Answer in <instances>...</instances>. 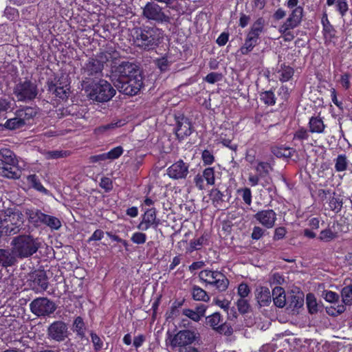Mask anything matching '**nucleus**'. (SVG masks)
I'll list each match as a JSON object with an SVG mask.
<instances>
[{"instance_id":"nucleus-1","label":"nucleus","mask_w":352,"mask_h":352,"mask_svg":"<svg viewBox=\"0 0 352 352\" xmlns=\"http://www.w3.org/2000/svg\"><path fill=\"white\" fill-rule=\"evenodd\" d=\"M134 44L143 50H153L161 43L163 31L157 27L137 28L133 30Z\"/></svg>"},{"instance_id":"nucleus-2","label":"nucleus","mask_w":352,"mask_h":352,"mask_svg":"<svg viewBox=\"0 0 352 352\" xmlns=\"http://www.w3.org/2000/svg\"><path fill=\"white\" fill-rule=\"evenodd\" d=\"M13 251L18 258H25L35 254L40 248V243L37 239L30 235H19L12 239L11 243Z\"/></svg>"},{"instance_id":"nucleus-3","label":"nucleus","mask_w":352,"mask_h":352,"mask_svg":"<svg viewBox=\"0 0 352 352\" xmlns=\"http://www.w3.org/2000/svg\"><path fill=\"white\" fill-rule=\"evenodd\" d=\"M89 99L99 102L109 101L116 93V89L108 81L100 79L85 87Z\"/></svg>"},{"instance_id":"nucleus-4","label":"nucleus","mask_w":352,"mask_h":352,"mask_svg":"<svg viewBox=\"0 0 352 352\" xmlns=\"http://www.w3.org/2000/svg\"><path fill=\"white\" fill-rule=\"evenodd\" d=\"M197 338V333L194 331L181 330L170 340V345L173 348H178V352H199L192 346Z\"/></svg>"},{"instance_id":"nucleus-5","label":"nucleus","mask_w":352,"mask_h":352,"mask_svg":"<svg viewBox=\"0 0 352 352\" xmlns=\"http://www.w3.org/2000/svg\"><path fill=\"white\" fill-rule=\"evenodd\" d=\"M38 93L37 85L28 78L19 80L13 89V94L19 102L32 101L36 98Z\"/></svg>"},{"instance_id":"nucleus-6","label":"nucleus","mask_w":352,"mask_h":352,"mask_svg":"<svg viewBox=\"0 0 352 352\" xmlns=\"http://www.w3.org/2000/svg\"><path fill=\"white\" fill-rule=\"evenodd\" d=\"M111 76L112 82L115 80L121 81L129 78L142 76L140 67L135 63L128 61H123L118 66L115 67L112 71Z\"/></svg>"},{"instance_id":"nucleus-7","label":"nucleus","mask_w":352,"mask_h":352,"mask_svg":"<svg viewBox=\"0 0 352 352\" xmlns=\"http://www.w3.org/2000/svg\"><path fill=\"white\" fill-rule=\"evenodd\" d=\"M26 214L32 223H43L54 230L61 226V222L57 217L44 214L38 209L27 210Z\"/></svg>"},{"instance_id":"nucleus-8","label":"nucleus","mask_w":352,"mask_h":352,"mask_svg":"<svg viewBox=\"0 0 352 352\" xmlns=\"http://www.w3.org/2000/svg\"><path fill=\"white\" fill-rule=\"evenodd\" d=\"M113 84L119 92L128 96H135L143 86V77L138 76L121 81L115 80Z\"/></svg>"},{"instance_id":"nucleus-9","label":"nucleus","mask_w":352,"mask_h":352,"mask_svg":"<svg viewBox=\"0 0 352 352\" xmlns=\"http://www.w3.org/2000/svg\"><path fill=\"white\" fill-rule=\"evenodd\" d=\"M31 311L37 316H47L54 313L56 309L55 303L45 297L34 299L30 304Z\"/></svg>"},{"instance_id":"nucleus-10","label":"nucleus","mask_w":352,"mask_h":352,"mask_svg":"<svg viewBox=\"0 0 352 352\" xmlns=\"http://www.w3.org/2000/svg\"><path fill=\"white\" fill-rule=\"evenodd\" d=\"M142 16L148 20L157 23H169L170 17L166 14L162 7L155 2H148L143 8Z\"/></svg>"},{"instance_id":"nucleus-11","label":"nucleus","mask_w":352,"mask_h":352,"mask_svg":"<svg viewBox=\"0 0 352 352\" xmlns=\"http://www.w3.org/2000/svg\"><path fill=\"white\" fill-rule=\"evenodd\" d=\"M28 285L36 292H44L48 287L46 273L43 270H35L29 274Z\"/></svg>"},{"instance_id":"nucleus-12","label":"nucleus","mask_w":352,"mask_h":352,"mask_svg":"<svg viewBox=\"0 0 352 352\" xmlns=\"http://www.w3.org/2000/svg\"><path fill=\"white\" fill-rule=\"evenodd\" d=\"M189 164L179 160L166 170L168 176L175 180L185 179L189 174Z\"/></svg>"},{"instance_id":"nucleus-13","label":"nucleus","mask_w":352,"mask_h":352,"mask_svg":"<svg viewBox=\"0 0 352 352\" xmlns=\"http://www.w3.org/2000/svg\"><path fill=\"white\" fill-rule=\"evenodd\" d=\"M67 326L63 321H55L47 328V336L50 340L57 342L63 341L67 337Z\"/></svg>"},{"instance_id":"nucleus-14","label":"nucleus","mask_w":352,"mask_h":352,"mask_svg":"<svg viewBox=\"0 0 352 352\" xmlns=\"http://www.w3.org/2000/svg\"><path fill=\"white\" fill-rule=\"evenodd\" d=\"M192 133V125L189 119L185 116L177 118L175 134L178 139L182 140Z\"/></svg>"},{"instance_id":"nucleus-15","label":"nucleus","mask_w":352,"mask_h":352,"mask_svg":"<svg viewBox=\"0 0 352 352\" xmlns=\"http://www.w3.org/2000/svg\"><path fill=\"white\" fill-rule=\"evenodd\" d=\"M254 218L267 228H272L276 220V214L273 210H263L258 212Z\"/></svg>"},{"instance_id":"nucleus-16","label":"nucleus","mask_w":352,"mask_h":352,"mask_svg":"<svg viewBox=\"0 0 352 352\" xmlns=\"http://www.w3.org/2000/svg\"><path fill=\"white\" fill-rule=\"evenodd\" d=\"M18 262V257L13 251V248L0 249V265L8 267L15 265Z\"/></svg>"},{"instance_id":"nucleus-17","label":"nucleus","mask_w":352,"mask_h":352,"mask_svg":"<svg viewBox=\"0 0 352 352\" xmlns=\"http://www.w3.org/2000/svg\"><path fill=\"white\" fill-rule=\"evenodd\" d=\"M102 69V65L99 63L98 60H97L95 57L89 58L82 67L83 74L88 77L100 74Z\"/></svg>"},{"instance_id":"nucleus-18","label":"nucleus","mask_w":352,"mask_h":352,"mask_svg":"<svg viewBox=\"0 0 352 352\" xmlns=\"http://www.w3.org/2000/svg\"><path fill=\"white\" fill-rule=\"evenodd\" d=\"M48 91L62 100L67 99L69 95V87L68 85H63L62 82L49 83Z\"/></svg>"},{"instance_id":"nucleus-19","label":"nucleus","mask_w":352,"mask_h":352,"mask_svg":"<svg viewBox=\"0 0 352 352\" xmlns=\"http://www.w3.org/2000/svg\"><path fill=\"white\" fill-rule=\"evenodd\" d=\"M209 285H212L219 292H224L228 289L229 280L223 273L216 271L213 280H211Z\"/></svg>"},{"instance_id":"nucleus-20","label":"nucleus","mask_w":352,"mask_h":352,"mask_svg":"<svg viewBox=\"0 0 352 352\" xmlns=\"http://www.w3.org/2000/svg\"><path fill=\"white\" fill-rule=\"evenodd\" d=\"M36 114V109L31 107H23L18 109L15 113V116H19V119L23 121L24 126L27 124L28 121L35 117Z\"/></svg>"},{"instance_id":"nucleus-21","label":"nucleus","mask_w":352,"mask_h":352,"mask_svg":"<svg viewBox=\"0 0 352 352\" xmlns=\"http://www.w3.org/2000/svg\"><path fill=\"white\" fill-rule=\"evenodd\" d=\"M256 298L260 307L268 306L272 300L270 289L265 287H261L256 289Z\"/></svg>"},{"instance_id":"nucleus-22","label":"nucleus","mask_w":352,"mask_h":352,"mask_svg":"<svg viewBox=\"0 0 352 352\" xmlns=\"http://www.w3.org/2000/svg\"><path fill=\"white\" fill-rule=\"evenodd\" d=\"M303 16V8L301 6L295 8L289 18L285 22L289 27H297L301 22Z\"/></svg>"},{"instance_id":"nucleus-23","label":"nucleus","mask_w":352,"mask_h":352,"mask_svg":"<svg viewBox=\"0 0 352 352\" xmlns=\"http://www.w3.org/2000/svg\"><path fill=\"white\" fill-rule=\"evenodd\" d=\"M14 164L15 163L6 162L1 170L0 175L9 179L19 178L20 171Z\"/></svg>"},{"instance_id":"nucleus-24","label":"nucleus","mask_w":352,"mask_h":352,"mask_svg":"<svg viewBox=\"0 0 352 352\" xmlns=\"http://www.w3.org/2000/svg\"><path fill=\"white\" fill-rule=\"evenodd\" d=\"M6 218L4 221L10 224H15L16 226H21L23 223V214L18 210L8 209L6 211Z\"/></svg>"},{"instance_id":"nucleus-25","label":"nucleus","mask_w":352,"mask_h":352,"mask_svg":"<svg viewBox=\"0 0 352 352\" xmlns=\"http://www.w3.org/2000/svg\"><path fill=\"white\" fill-rule=\"evenodd\" d=\"M265 20L263 17L257 19L252 25L248 34L258 40L259 36L264 31Z\"/></svg>"},{"instance_id":"nucleus-26","label":"nucleus","mask_w":352,"mask_h":352,"mask_svg":"<svg viewBox=\"0 0 352 352\" xmlns=\"http://www.w3.org/2000/svg\"><path fill=\"white\" fill-rule=\"evenodd\" d=\"M273 301L274 305L280 308L286 305L285 290L281 287H275L272 290Z\"/></svg>"},{"instance_id":"nucleus-27","label":"nucleus","mask_w":352,"mask_h":352,"mask_svg":"<svg viewBox=\"0 0 352 352\" xmlns=\"http://www.w3.org/2000/svg\"><path fill=\"white\" fill-rule=\"evenodd\" d=\"M124 124H125L124 120H113L111 123L98 126V128L96 129V131L97 133L101 134V133H106L107 131L114 130L115 129L120 127Z\"/></svg>"},{"instance_id":"nucleus-28","label":"nucleus","mask_w":352,"mask_h":352,"mask_svg":"<svg viewBox=\"0 0 352 352\" xmlns=\"http://www.w3.org/2000/svg\"><path fill=\"white\" fill-rule=\"evenodd\" d=\"M309 131L311 133H321L325 128L322 120L318 117H311L309 120Z\"/></svg>"},{"instance_id":"nucleus-29","label":"nucleus","mask_w":352,"mask_h":352,"mask_svg":"<svg viewBox=\"0 0 352 352\" xmlns=\"http://www.w3.org/2000/svg\"><path fill=\"white\" fill-rule=\"evenodd\" d=\"M288 302L290 307L298 309L304 305V294L302 292L292 294L288 298Z\"/></svg>"},{"instance_id":"nucleus-30","label":"nucleus","mask_w":352,"mask_h":352,"mask_svg":"<svg viewBox=\"0 0 352 352\" xmlns=\"http://www.w3.org/2000/svg\"><path fill=\"white\" fill-rule=\"evenodd\" d=\"M142 219L148 223L152 224L154 228H157L160 224V219H157L156 210L154 208L147 210Z\"/></svg>"},{"instance_id":"nucleus-31","label":"nucleus","mask_w":352,"mask_h":352,"mask_svg":"<svg viewBox=\"0 0 352 352\" xmlns=\"http://www.w3.org/2000/svg\"><path fill=\"white\" fill-rule=\"evenodd\" d=\"M258 40L247 34L245 43L240 48L242 54H248L257 45Z\"/></svg>"},{"instance_id":"nucleus-32","label":"nucleus","mask_w":352,"mask_h":352,"mask_svg":"<svg viewBox=\"0 0 352 352\" xmlns=\"http://www.w3.org/2000/svg\"><path fill=\"white\" fill-rule=\"evenodd\" d=\"M27 182L31 187L36 189V190L47 193V189L43 187L40 182V179H38V177L35 174L28 175L27 177Z\"/></svg>"},{"instance_id":"nucleus-33","label":"nucleus","mask_w":352,"mask_h":352,"mask_svg":"<svg viewBox=\"0 0 352 352\" xmlns=\"http://www.w3.org/2000/svg\"><path fill=\"white\" fill-rule=\"evenodd\" d=\"M222 322L221 316L219 312H215L210 316H208L206 318V324L209 325L213 329H218V327L221 324L220 323Z\"/></svg>"},{"instance_id":"nucleus-34","label":"nucleus","mask_w":352,"mask_h":352,"mask_svg":"<svg viewBox=\"0 0 352 352\" xmlns=\"http://www.w3.org/2000/svg\"><path fill=\"white\" fill-rule=\"evenodd\" d=\"M278 73H280V80L282 82H287L292 78L294 71L291 67L282 65Z\"/></svg>"},{"instance_id":"nucleus-35","label":"nucleus","mask_w":352,"mask_h":352,"mask_svg":"<svg viewBox=\"0 0 352 352\" xmlns=\"http://www.w3.org/2000/svg\"><path fill=\"white\" fill-rule=\"evenodd\" d=\"M192 298L195 300L207 302L210 298L206 292L198 286H194L192 292Z\"/></svg>"},{"instance_id":"nucleus-36","label":"nucleus","mask_w":352,"mask_h":352,"mask_svg":"<svg viewBox=\"0 0 352 352\" xmlns=\"http://www.w3.org/2000/svg\"><path fill=\"white\" fill-rule=\"evenodd\" d=\"M307 307L309 313L311 314H316L318 311V305L316 298L313 294H308L306 296Z\"/></svg>"},{"instance_id":"nucleus-37","label":"nucleus","mask_w":352,"mask_h":352,"mask_svg":"<svg viewBox=\"0 0 352 352\" xmlns=\"http://www.w3.org/2000/svg\"><path fill=\"white\" fill-rule=\"evenodd\" d=\"M341 296L345 305H352V284L346 285L342 289Z\"/></svg>"},{"instance_id":"nucleus-38","label":"nucleus","mask_w":352,"mask_h":352,"mask_svg":"<svg viewBox=\"0 0 352 352\" xmlns=\"http://www.w3.org/2000/svg\"><path fill=\"white\" fill-rule=\"evenodd\" d=\"M277 157H290L294 151L289 147H275L272 150Z\"/></svg>"},{"instance_id":"nucleus-39","label":"nucleus","mask_w":352,"mask_h":352,"mask_svg":"<svg viewBox=\"0 0 352 352\" xmlns=\"http://www.w3.org/2000/svg\"><path fill=\"white\" fill-rule=\"evenodd\" d=\"M255 169L261 177H266L269 175L270 171L272 170V167L270 164L267 162H260L258 163Z\"/></svg>"},{"instance_id":"nucleus-40","label":"nucleus","mask_w":352,"mask_h":352,"mask_svg":"<svg viewBox=\"0 0 352 352\" xmlns=\"http://www.w3.org/2000/svg\"><path fill=\"white\" fill-rule=\"evenodd\" d=\"M348 160L345 155H339L336 160L335 168L338 172H342L347 168Z\"/></svg>"},{"instance_id":"nucleus-41","label":"nucleus","mask_w":352,"mask_h":352,"mask_svg":"<svg viewBox=\"0 0 352 352\" xmlns=\"http://www.w3.org/2000/svg\"><path fill=\"white\" fill-rule=\"evenodd\" d=\"M85 323L81 317H77L74 322V331L77 333V334L80 337L83 338L85 336Z\"/></svg>"},{"instance_id":"nucleus-42","label":"nucleus","mask_w":352,"mask_h":352,"mask_svg":"<svg viewBox=\"0 0 352 352\" xmlns=\"http://www.w3.org/2000/svg\"><path fill=\"white\" fill-rule=\"evenodd\" d=\"M68 152L66 151H47L43 153L47 160L63 158L67 156Z\"/></svg>"},{"instance_id":"nucleus-43","label":"nucleus","mask_w":352,"mask_h":352,"mask_svg":"<svg viewBox=\"0 0 352 352\" xmlns=\"http://www.w3.org/2000/svg\"><path fill=\"white\" fill-rule=\"evenodd\" d=\"M337 237L336 232H333L331 229H325L320 232L319 239L324 242H329Z\"/></svg>"},{"instance_id":"nucleus-44","label":"nucleus","mask_w":352,"mask_h":352,"mask_svg":"<svg viewBox=\"0 0 352 352\" xmlns=\"http://www.w3.org/2000/svg\"><path fill=\"white\" fill-rule=\"evenodd\" d=\"M19 118V116H15L14 118L8 120L5 124V126L10 130L23 127L24 126L23 121H21Z\"/></svg>"},{"instance_id":"nucleus-45","label":"nucleus","mask_w":352,"mask_h":352,"mask_svg":"<svg viewBox=\"0 0 352 352\" xmlns=\"http://www.w3.org/2000/svg\"><path fill=\"white\" fill-rule=\"evenodd\" d=\"M1 159L4 162L16 163L15 155L12 151L8 148H2L0 150Z\"/></svg>"},{"instance_id":"nucleus-46","label":"nucleus","mask_w":352,"mask_h":352,"mask_svg":"<svg viewBox=\"0 0 352 352\" xmlns=\"http://www.w3.org/2000/svg\"><path fill=\"white\" fill-rule=\"evenodd\" d=\"M295 27H289L286 25V23H284L279 28V32L283 34V38L285 41H291L294 38V34L289 30L290 29H294Z\"/></svg>"},{"instance_id":"nucleus-47","label":"nucleus","mask_w":352,"mask_h":352,"mask_svg":"<svg viewBox=\"0 0 352 352\" xmlns=\"http://www.w3.org/2000/svg\"><path fill=\"white\" fill-rule=\"evenodd\" d=\"M261 100L268 105H274L276 102L274 94L272 91H266L261 93Z\"/></svg>"},{"instance_id":"nucleus-48","label":"nucleus","mask_w":352,"mask_h":352,"mask_svg":"<svg viewBox=\"0 0 352 352\" xmlns=\"http://www.w3.org/2000/svg\"><path fill=\"white\" fill-rule=\"evenodd\" d=\"M237 308L241 314H246L250 311V305L248 300L243 298H240L236 302Z\"/></svg>"},{"instance_id":"nucleus-49","label":"nucleus","mask_w":352,"mask_h":352,"mask_svg":"<svg viewBox=\"0 0 352 352\" xmlns=\"http://www.w3.org/2000/svg\"><path fill=\"white\" fill-rule=\"evenodd\" d=\"M203 177L208 185L214 184V170L213 168H207L203 172Z\"/></svg>"},{"instance_id":"nucleus-50","label":"nucleus","mask_w":352,"mask_h":352,"mask_svg":"<svg viewBox=\"0 0 352 352\" xmlns=\"http://www.w3.org/2000/svg\"><path fill=\"white\" fill-rule=\"evenodd\" d=\"M214 272L216 271L204 270L199 272V277L202 281L210 284L211 280H213Z\"/></svg>"},{"instance_id":"nucleus-51","label":"nucleus","mask_w":352,"mask_h":352,"mask_svg":"<svg viewBox=\"0 0 352 352\" xmlns=\"http://www.w3.org/2000/svg\"><path fill=\"white\" fill-rule=\"evenodd\" d=\"M95 58L102 65L103 69L104 64L113 58V55L110 52H103L98 54Z\"/></svg>"},{"instance_id":"nucleus-52","label":"nucleus","mask_w":352,"mask_h":352,"mask_svg":"<svg viewBox=\"0 0 352 352\" xmlns=\"http://www.w3.org/2000/svg\"><path fill=\"white\" fill-rule=\"evenodd\" d=\"M123 153V148L122 146H118L113 148L108 153H105L107 160H115L118 158Z\"/></svg>"},{"instance_id":"nucleus-53","label":"nucleus","mask_w":352,"mask_h":352,"mask_svg":"<svg viewBox=\"0 0 352 352\" xmlns=\"http://www.w3.org/2000/svg\"><path fill=\"white\" fill-rule=\"evenodd\" d=\"M238 193L241 195L243 200L248 205L252 203V192L250 188H245L238 190Z\"/></svg>"},{"instance_id":"nucleus-54","label":"nucleus","mask_w":352,"mask_h":352,"mask_svg":"<svg viewBox=\"0 0 352 352\" xmlns=\"http://www.w3.org/2000/svg\"><path fill=\"white\" fill-rule=\"evenodd\" d=\"M336 8L342 16H345L349 10V6L346 0H337Z\"/></svg>"},{"instance_id":"nucleus-55","label":"nucleus","mask_w":352,"mask_h":352,"mask_svg":"<svg viewBox=\"0 0 352 352\" xmlns=\"http://www.w3.org/2000/svg\"><path fill=\"white\" fill-rule=\"evenodd\" d=\"M322 296L327 302H335L339 300V295L332 291H324Z\"/></svg>"},{"instance_id":"nucleus-56","label":"nucleus","mask_w":352,"mask_h":352,"mask_svg":"<svg viewBox=\"0 0 352 352\" xmlns=\"http://www.w3.org/2000/svg\"><path fill=\"white\" fill-rule=\"evenodd\" d=\"M342 206V201L339 198L333 197L329 200V207L332 210L338 212L341 210Z\"/></svg>"},{"instance_id":"nucleus-57","label":"nucleus","mask_w":352,"mask_h":352,"mask_svg":"<svg viewBox=\"0 0 352 352\" xmlns=\"http://www.w3.org/2000/svg\"><path fill=\"white\" fill-rule=\"evenodd\" d=\"M131 240L135 244H144L146 242V236L142 232H135L132 235Z\"/></svg>"},{"instance_id":"nucleus-58","label":"nucleus","mask_w":352,"mask_h":352,"mask_svg":"<svg viewBox=\"0 0 352 352\" xmlns=\"http://www.w3.org/2000/svg\"><path fill=\"white\" fill-rule=\"evenodd\" d=\"M91 342L94 346V349L97 351H100L102 348V346H103V342L101 340V339L99 338V336L96 333H95L94 332L91 333Z\"/></svg>"},{"instance_id":"nucleus-59","label":"nucleus","mask_w":352,"mask_h":352,"mask_svg":"<svg viewBox=\"0 0 352 352\" xmlns=\"http://www.w3.org/2000/svg\"><path fill=\"white\" fill-rule=\"evenodd\" d=\"M20 227H21L20 226H16L14 223H12V224L8 223L5 226V233L7 235H13V234H17L20 231V229H21Z\"/></svg>"},{"instance_id":"nucleus-60","label":"nucleus","mask_w":352,"mask_h":352,"mask_svg":"<svg viewBox=\"0 0 352 352\" xmlns=\"http://www.w3.org/2000/svg\"><path fill=\"white\" fill-rule=\"evenodd\" d=\"M201 157L204 163L207 165L212 164L214 160L213 155L208 150H204L203 151Z\"/></svg>"},{"instance_id":"nucleus-61","label":"nucleus","mask_w":352,"mask_h":352,"mask_svg":"<svg viewBox=\"0 0 352 352\" xmlns=\"http://www.w3.org/2000/svg\"><path fill=\"white\" fill-rule=\"evenodd\" d=\"M183 314L190 318L195 322H199L201 318L195 310L190 309H184L182 311Z\"/></svg>"},{"instance_id":"nucleus-62","label":"nucleus","mask_w":352,"mask_h":352,"mask_svg":"<svg viewBox=\"0 0 352 352\" xmlns=\"http://www.w3.org/2000/svg\"><path fill=\"white\" fill-rule=\"evenodd\" d=\"M222 75L221 74L215 73V72H211L208 74L205 80L206 82L213 84L221 79Z\"/></svg>"},{"instance_id":"nucleus-63","label":"nucleus","mask_w":352,"mask_h":352,"mask_svg":"<svg viewBox=\"0 0 352 352\" xmlns=\"http://www.w3.org/2000/svg\"><path fill=\"white\" fill-rule=\"evenodd\" d=\"M100 186L107 192L110 191L113 188L112 181L108 177H103L100 180Z\"/></svg>"},{"instance_id":"nucleus-64","label":"nucleus","mask_w":352,"mask_h":352,"mask_svg":"<svg viewBox=\"0 0 352 352\" xmlns=\"http://www.w3.org/2000/svg\"><path fill=\"white\" fill-rule=\"evenodd\" d=\"M250 293V289L248 285L241 283L238 287V294L241 298H245Z\"/></svg>"}]
</instances>
